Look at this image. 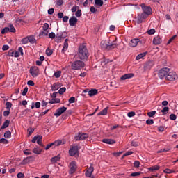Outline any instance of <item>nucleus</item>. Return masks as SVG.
<instances>
[{"mask_svg": "<svg viewBox=\"0 0 178 178\" xmlns=\"http://www.w3.org/2000/svg\"><path fill=\"white\" fill-rule=\"evenodd\" d=\"M17 178H24V174L19 172L17 175Z\"/></svg>", "mask_w": 178, "mask_h": 178, "instance_id": "338daca9", "label": "nucleus"}, {"mask_svg": "<svg viewBox=\"0 0 178 178\" xmlns=\"http://www.w3.org/2000/svg\"><path fill=\"white\" fill-rule=\"evenodd\" d=\"M146 124L149 125L154 124V120H147Z\"/></svg>", "mask_w": 178, "mask_h": 178, "instance_id": "052dcab7", "label": "nucleus"}, {"mask_svg": "<svg viewBox=\"0 0 178 178\" xmlns=\"http://www.w3.org/2000/svg\"><path fill=\"white\" fill-rule=\"evenodd\" d=\"M8 29H9L10 33H16V29L13 26V24H9Z\"/></svg>", "mask_w": 178, "mask_h": 178, "instance_id": "bb28decb", "label": "nucleus"}, {"mask_svg": "<svg viewBox=\"0 0 178 178\" xmlns=\"http://www.w3.org/2000/svg\"><path fill=\"white\" fill-rule=\"evenodd\" d=\"M76 170H77V163L76 161H72L70 163L69 174L73 175V173L76 172Z\"/></svg>", "mask_w": 178, "mask_h": 178, "instance_id": "9d476101", "label": "nucleus"}, {"mask_svg": "<svg viewBox=\"0 0 178 178\" xmlns=\"http://www.w3.org/2000/svg\"><path fill=\"white\" fill-rule=\"evenodd\" d=\"M78 19L77 18L72 17L69 19L70 26H76L77 24Z\"/></svg>", "mask_w": 178, "mask_h": 178, "instance_id": "f3484780", "label": "nucleus"}, {"mask_svg": "<svg viewBox=\"0 0 178 178\" xmlns=\"http://www.w3.org/2000/svg\"><path fill=\"white\" fill-rule=\"evenodd\" d=\"M140 175H141L140 172H132V173L131 174V176L132 177H137V176H140Z\"/></svg>", "mask_w": 178, "mask_h": 178, "instance_id": "4d7b16f0", "label": "nucleus"}, {"mask_svg": "<svg viewBox=\"0 0 178 178\" xmlns=\"http://www.w3.org/2000/svg\"><path fill=\"white\" fill-rule=\"evenodd\" d=\"M71 67L73 70H80V69L84 67V62L81 60H76L72 63Z\"/></svg>", "mask_w": 178, "mask_h": 178, "instance_id": "7ed1b4c3", "label": "nucleus"}, {"mask_svg": "<svg viewBox=\"0 0 178 178\" xmlns=\"http://www.w3.org/2000/svg\"><path fill=\"white\" fill-rule=\"evenodd\" d=\"M170 120H176V119H177V117L175 114H171L170 115Z\"/></svg>", "mask_w": 178, "mask_h": 178, "instance_id": "864d4df0", "label": "nucleus"}, {"mask_svg": "<svg viewBox=\"0 0 178 178\" xmlns=\"http://www.w3.org/2000/svg\"><path fill=\"white\" fill-rule=\"evenodd\" d=\"M29 41H30V39H29V38H24L22 40V44H24V45H26V44H29Z\"/></svg>", "mask_w": 178, "mask_h": 178, "instance_id": "4c0bfd02", "label": "nucleus"}, {"mask_svg": "<svg viewBox=\"0 0 178 178\" xmlns=\"http://www.w3.org/2000/svg\"><path fill=\"white\" fill-rule=\"evenodd\" d=\"M53 51L50 49H47L46 50V54L48 56H51V55L53 54Z\"/></svg>", "mask_w": 178, "mask_h": 178, "instance_id": "49530a36", "label": "nucleus"}, {"mask_svg": "<svg viewBox=\"0 0 178 178\" xmlns=\"http://www.w3.org/2000/svg\"><path fill=\"white\" fill-rule=\"evenodd\" d=\"M50 161L52 163H56V162H59V161H60V156L58 155L52 157Z\"/></svg>", "mask_w": 178, "mask_h": 178, "instance_id": "412c9836", "label": "nucleus"}, {"mask_svg": "<svg viewBox=\"0 0 178 178\" xmlns=\"http://www.w3.org/2000/svg\"><path fill=\"white\" fill-rule=\"evenodd\" d=\"M8 56H11L12 58L15 57V50L10 49L8 53Z\"/></svg>", "mask_w": 178, "mask_h": 178, "instance_id": "58836bf2", "label": "nucleus"}, {"mask_svg": "<svg viewBox=\"0 0 178 178\" xmlns=\"http://www.w3.org/2000/svg\"><path fill=\"white\" fill-rule=\"evenodd\" d=\"M162 43V38H161V36L157 35L156 37H154V38L153 39V44L154 45H159V44Z\"/></svg>", "mask_w": 178, "mask_h": 178, "instance_id": "2eb2a0df", "label": "nucleus"}, {"mask_svg": "<svg viewBox=\"0 0 178 178\" xmlns=\"http://www.w3.org/2000/svg\"><path fill=\"white\" fill-rule=\"evenodd\" d=\"M23 24H24V21H23L22 19H16L15 22V26H23Z\"/></svg>", "mask_w": 178, "mask_h": 178, "instance_id": "5701e85b", "label": "nucleus"}, {"mask_svg": "<svg viewBox=\"0 0 178 178\" xmlns=\"http://www.w3.org/2000/svg\"><path fill=\"white\" fill-rule=\"evenodd\" d=\"M156 114V111H150L147 113V116H149V118H153L154 115Z\"/></svg>", "mask_w": 178, "mask_h": 178, "instance_id": "a19ab883", "label": "nucleus"}, {"mask_svg": "<svg viewBox=\"0 0 178 178\" xmlns=\"http://www.w3.org/2000/svg\"><path fill=\"white\" fill-rule=\"evenodd\" d=\"M147 34H149V35H153V34H155V29H151L150 30L147 31Z\"/></svg>", "mask_w": 178, "mask_h": 178, "instance_id": "c03bdc74", "label": "nucleus"}, {"mask_svg": "<svg viewBox=\"0 0 178 178\" xmlns=\"http://www.w3.org/2000/svg\"><path fill=\"white\" fill-rule=\"evenodd\" d=\"M159 169H161V167H159V165H154L149 168V170H150V172H154V170H159Z\"/></svg>", "mask_w": 178, "mask_h": 178, "instance_id": "c85d7f7f", "label": "nucleus"}, {"mask_svg": "<svg viewBox=\"0 0 178 178\" xmlns=\"http://www.w3.org/2000/svg\"><path fill=\"white\" fill-rule=\"evenodd\" d=\"M53 146L54 147H59V145H62V140H56L54 143H52Z\"/></svg>", "mask_w": 178, "mask_h": 178, "instance_id": "7c9ffc66", "label": "nucleus"}, {"mask_svg": "<svg viewBox=\"0 0 178 178\" xmlns=\"http://www.w3.org/2000/svg\"><path fill=\"white\" fill-rule=\"evenodd\" d=\"M102 143H104L105 144H109L110 145H112V144H116V141L113 139H103Z\"/></svg>", "mask_w": 178, "mask_h": 178, "instance_id": "a211bd4d", "label": "nucleus"}, {"mask_svg": "<svg viewBox=\"0 0 178 178\" xmlns=\"http://www.w3.org/2000/svg\"><path fill=\"white\" fill-rule=\"evenodd\" d=\"M108 109H109L108 107H106L104 109H103L102 111H100L99 113H98V115L99 116H101V115H108Z\"/></svg>", "mask_w": 178, "mask_h": 178, "instance_id": "b1692460", "label": "nucleus"}, {"mask_svg": "<svg viewBox=\"0 0 178 178\" xmlns=\"http://www.w3.org/2000/svg\"><path fill=\"white\" fill-rule=\"evenodd\" d=\"M95 6H98V8H101L102 5H104L103 0H95Z\"/></svg>", "mask_w": 178, "mask_h": 178, "instance_id": "393cba45", "label": "nucleus"}, {"mask_svg": "<svg viewBox=\"0 0 178 178\" xmlns=\"http://www.w3.org/2000/svg\"><path fill=\"white\" fill-rule=\"evenodd\" d=\"M154 66V63L151 60L146 62L144 65V70H151Z\"/></svg>", "mask_w": 178, "mask_h": 178, "instance_id": "ddd939ff", "label": "nucleus"}, {"mask_svg": "<svg viewBox=\"0 0 178 178\" xmlns=\"http://www.w3.org/2000/svg\"><path fill=\"white\" fill-rule=\"evenodd\" d=\"M67 48H69V39H65L62 49V52L65 53V51H67Z\"/></svg>", "mask_w": 178, "mask_h": 178, "instance_id": "6ab92c4d", "label": "nucleus"}, {"mask_svg": "<svg viewBox=\"0 0 178 178\" xmlns=\"http://www.w3.org/2000/svg\"><path fill=\"white\" fill-rule=\"evenodd\" d=\"M162 113H163V115H166V113H168V112H169V107H164L162 110H161Z\"/></svg>", "mask_w": 178, "mask_h": 178, "instance_id": "79ce46f5", "label": "nucleus"}, {"mask_svg": "<svg viewBox=\"0 0 178 178\" xmlns=\"http://www.w3.org/2000/svg\"><path fill=\"white\" fill-rule=\"evenodd\" d=\"M10 123V121L6 120L3 125L1 126V129H6V127H9V124Z\"/></svg>", "mask_w": 178, "mask_h": 178, "instance_id": "cd10ccee", "label": "nucleus"}, {"mask_svg": "<svg viewBox=\"0 0 178 178\" xmlns=\"http://www.w3.org/2000/svg\"><path fill=\"white\" fill-rule=\"evenodd\" d=\"M98 94V90L97 89H92L88 91V95L90 97H94V95H97Z\"/></svg>", "mask_w": 178, "mask_h": 178, "instance_id": "4be33fe9", "label": "nucleus"}, {"mask_svg": "<svg viewBox=\"0 0 178 178\" xmlns=\"http://www.w3.org/2000/svg\"><path fill=\"white\" fill-rule=\"evenodd\" d=\"M36 141H37V143L39 144V145H41V143L42 141V136H38Z\"/></svg>", "mask_w": 178, "mask_h": 178, "instance_id": "e433bc0d", "label": "nucleus"}, {"mask_svg": "<svg viewBox=\"0 0 178 178\" xmlns=\"http://www.w3.org/2000/svg\"><path fill=\"white\" fill-rule=\"evenodd\" d=\"M28 91H29V88H27V87L24 88V89L22 92L23 97H24L26 95V94H27Z\"/></svg>", "mask_w": 178, "mask_h": 178, "instance_id": "5fc2aeb1", "label": "nucleus"}, {"mask_svg": "<svg viewBox=\"0 0 178 178\" xmlns=\"http://www.w3.org/2000/svg\"><path fill=\"white\" fill-rule=\"evenodd\" d=\"M92 172H94V167L90 165V168L86 172V177H91V175H92Z\"/></svg>", "mask_w": 178, "mask_h": 178, "instance_id": "dca6fc26", "label": "nucleus"}, {"mask_svg": "<svg viewBox=\"0 0 178 178\" xmlns=\"http://www.w3.org/2000/svg\"><path fill=\"white\" fill-rule=\"evenodd\" d=\"M20 53L18 51H14V58H19Z\"/></svg>", "mask_w": 178, "mask_h": 178, "instance_id": "6e6d98bb", "label": "nucleus"}, {"mask_svg": "<svg viewBox=\"0 0 178 178\" xmlns=\"http://www.w3.org/2000/svg\"><path fill=\"white\" fill-rule=\"evenodd\" d=\"M131 77H134V74H125L121 76V80H127V79H131Z\"/></svg>", "mask_w": 178, "mask_h": 178, "instance_id": "aec40b11", "label": "nucleus"}, {"mask_svg": "<svg viewBox=\"0 0 178 178\" xmlns=\"http://www.w3.org/2000/svg\"><path fill=\"white\" fill-rule=\"evenodd\" d=\"M127 116L129 118H133V116H136V113L134 111H131L127 113Z\"/></svg>", "mask_w": 178, "mask_h": 178, "instance_id": "8fccbe9b", "label": "nucleus"}, {"mask_svg": "<svg viewBox=\"0 0 178 178\" xmlns=\"http://www.w3.org/2000/svg\"><path fill=\"white\" fill-rule=\"evenodd\" d=\"M170 71V70L168 67L161 68L158 72V76L159 79H161V80L165 79V77L168 76Z\"/></svg>", "mask_w": 178, "mask_h": 178, "instance_id": "20e7f679", "label": "nucleus"}, {"mask_svg": "<svg viewBox=\"0 0 178 178\" xmlns=\"http://www.w3.org/2000/svg\"><path fill=\"white\" fill-rule=\"evenodd\" d=\"M141 6H142V10L143 11V13H142L145 15L147 17L149 15H152V9L151 8V7L147 6L144 4H142Z\"/></svg>", "mask_w": 178, "mask_h": 178, "instance_id": "0eeeda50", "label": "nucleus"}, {"mask_svg": "<svg viewBox=\"0 0 178 178\" xmlns=\"http://www.w3.org/2000/svg\"><path fill=\"white\" fill-rule=\"evenodd\" d=\"M177 35H173L172 38H170L167 43V45H169V44H171L174 40H176Z\"/></svg>", "mask_w": 178, "mask_h": 178, "instance_id": "ea45409f", "label": "nucleus"}, {"mask_svg": "<svg viewBox=\"0 0 178 178\" xmlns=\"http://www.w3.org/2000/svg\"><path fill=\"white\" fill-rule=\"evenodd\" d=\"M6 109H8V111H10V108H12V103L7 102L6 103Z\"/></svg>", "mask_w": 178, "mask_h": 178, "instance_id": "a18cd8bd", "label": "nucleus"}, {"mask_svg": "<svg viewBox=\"0 0 178 178\" xmlns=\"http://www.w3.org/2000/svg\"><path fill=\"white\" fill-rule=\"evenodd\" d=\"M88 138V135L84 133H79L78 136H75L76 141H83V140H86Z\"/></svg>", "mask_w": 178, "mask_h": 178, "instance_id": "9b49d317", "label": "nucleus"}, {"mask_svg": "<svg viewBox=\"0 0 178 178\" xmlns=\"http://www.w3.org/2000/svg\"><path fill=\"white\" fill-rule=\"evenodd\" d=\"M66 91V88H61L60 89H59L58 90V94H60V95H62V94H64V92Z\"/></svg>", "mask_w": 178, "mask_h": 178, "instance_id": "de8ad7c7", "label": "nucleus"}, {"mask_svg": "<svg viewBox=\"0 0 178 178\" xmlns=\"http://www.w3.org/2000/svg\"><path fill=\"white\" fill-rule=\"evenodd\" d=\"M48 29H49V24H48V23H45L44 24L43 26H42V30L44 31H48Z\"/></svg>", "mask_w": 178, "mask_h": 178, "instance_id": "f704fd0d", "label": "nucleus"}, {"mask_svg": "<svg viewBox=\"0 0 178 178\" xmlns=\"http://www.w3.org/2000/svg\"><path fill=\"white\" fill-rule=\"evenodd\" d=\"M177 74H176L175 72H168L165 76V80H167V81H175V80H177Z\"/></svg>", "mask_w": 178, "mask_h": 178, "instance_id": "39448f33", "label": "nucleus"}, {"mask_svg": "<svg viewBox=\"0 0 178 178\" xmlns=\"http://www.w3.org/2000/svg\"><path fill=\"white\" fill-rule=\"evenodd\" d=\"M56 79H59L62 76V71H57L54 74Z\"/></svg>", "mask_w": 178, "mask_h": 178, "instance_id": "473e14b6", "label": "nucleus"}, {"mask_svg": "<svg viewBox=\"0 0 178 178\" xmlns=\"http://www.w3.org/2000/svg\"><path fill=\"white\" fill-rule=\"evenodd\" d=\"M138 42H140V39H138V38H134V39H132V40L129 42V45H130V47H131L132 48H134L136 45L138 44Z\"/></svg>", "mask_w": 178, "mask_h": 178, "instance_id": "4468645a", "label": "nucleus"}, {"mask_svg": "<svg viewBox=\"0 0 178 178\" xmlns=\"http://www.w3.org/2000/svg\"><path fill=\"white\" fill-rule=\"evenodd\" d=\"M29 73L32 77H37L40 74V69L37 66H33L30 68Z\"/></svg>", "mask_w": 178, "mask_h": 178, "instance_id": "6e6552de", "label": "nucleus"}, {"mask_svg": "<svg viewBox=\"0 0 178 178\" xmlns=\"http://www.w3.org/2000/svg\"><path fill=\"white\" fill-rule=\"evenodd\" d=\"M35 107L36 109H40V108H41V103L40 102H37L35 103Z\"/></svg>", "mask_w": 178, "mask_h": 178, "instance_id": "603ef678", "label": "nucleus"}, {"mask_svg": "<svg viewBox=\"0 0 178 178\" xmlns=\"http://www.w3.org/2000/svg\"><path fill=\"white\" fill-rule=\"evenodd\" d=\"M59 83H54L51 88L53 91H56L57 90H59Z\"/></svg>", "mask_w": 178, "mask_h": 178, "instance_id": "72a5a7b5", "label": "nucleus"}, {"mask_svg": "<svg viewBox=\"0 0 178 178\" xmlns=\"http://www.w3.org/2000/svg\"><path fill=\"white\" fill-rule=\"evenodd\" d=\"M67 109V108H66L65 106L58 108L56 111V113H54V116H56V118H59V116H60V115H62V113H65V112H66Z\"/></svg>", "mask_w": 178, "mask_h": 178, "instance_id": "f8f14e48", "label": "nucleus"}, {"mask_svg": "<svg viewBox=\"0 0 178 178\" xmlns=\"http://www.w3.org/2000/svg\"><path fill=\"white\" fill-rule=\"evenodd\" d=\"M147 16L145 15L144 13H138L136 17V20L138 24L141 23H144L145 22V19H147Z\"/></svg>", "mask_w": 178, "mask_h": 178, "instance_id": "423d86ee", "label": "nucleus"}, {"mask_svg": "<svg viewBox=\"0 0 178 178\" xmlns=\"http://www.w3.org/2000/svg\"><path fill=\"white\" fill-rule=\"evenodd\" d=\"M70 156H79V147L77 146H72L69 150Z\"/></svg>", "mask_w": 178, "mask_h": 178, "instance_id": "1a4fd4ad", "label": "nucleus"}, {"mask_svg": "<svg viewBox=\"0 0 178 178\" xmlns=\"http://www.w3.org/2000/svg\"><path fill=\"white\" fill-rule=\"evenodd\" d=\"M60 102V99H52L49 102V104H59Z\"/></svg>", "mask_w": 178, "mask_h": 178, "instance_id": "c756f323", "label": "nucleus"}, {"mask_svg": "<svg viewBox=\"0 0 178 178\" xmlns=\"http://www.w3.org/2000/svg\"><path fill=\"white\" fill-rule=\"evenodd\" d=\"M146 55L147 52L141 53L136 56V60H140V59H143V58H144V56H145Z\"/></svg>", "mask_w": 178, "mask_h": 178, "instance_id": "a878e982", "label": "nucleus"}, {"mask_svg": "<svg viewBox=\"0 0 178 178\" xmlns=\"http://www.w3.org/2000/svg\"><path fill=\"white\" fill-rule=\"evenodd\" d=\"M134 168H140L139 161H135L134 163Z\"/></svg>", "mask_w": 178, "mask_h": 178, "instance_id": "680f3d73", "label": "nucleus"}, {"mask_svg": "<svg viewBox=\"0 0 178 178\" xmlns=\"http://www.w3.org/2000/svg\"><path fill=\"white\" fill-rule=\"evenodd\" d=\"M8 143L9 142L5 138L0 139V144H8Z\"/></svg>", "mask_w": 178, "mask_h": 178, "instance_id": "3c124183", "label": "nucleus"}, {"mask_svg": "<svg viewBox=\"0 0 178 178\" xmlns=\"http://www.w3.org/2000/svg\"><path fill=\"white\" fill-rule=\"evenodd\" d=\"M28 86H31V87H34V81H33L32 80H29L27 82Z\"/></svg>", "mask_w": 178, "mask_h": 178, "instance_id": "69168bd1", "label": "nucleus"}, {"mask_svg": "<svg viewBox=\"0 0 178 178\" xmlns=\"http://www.w3.org/2000/svg\"><path fill=\"white\" fill-rule=\"evenodd\" d=\"M90 12H92V13H95V12H97V8H95V7L92 6L90 9Z\"/></svg>", "mask_w": 178, "mask_h": 178, "instance_id": "774afa93", "label": "nucleus"}, {"mask_svg": "<svg viewBox=\"0 0 178 178\" xmlns=\"http://www.w3.org/2000/svg\"><path fill=\"white\" fill-rule=\"evenodd\" d=\"M12 136V133L10 131H6L4 134L5 138H10V136Z\"/></svg>", "mask_w": 178, "mask_h": 178, "instance_id": "c9c22d12", "label": "nucleus"}, {"mask_svg": "<svg viewBox=\"0 0 178 178\" xmlns=\"http://www.w3.org/2000/svg\"><path fill=\"white\" fill-rule=\"evenodd\" d=\"M101 47L104 49H107V51H112V49H115V48H117L118 44L116 43L107 44L106 41L102 40L101 42Z\"/></svg>", "mask_w": 178, "mask_h": 178, "instance_id": "f03ea898", "label": "nucleus"}, {"mask_svg": "<svg viewBox=\"0 0 178 178\" xmlns=\"http://www.w3.org/2000/svg\"><path fill=\"white\" fill-rule=\"evenodd\" d=\"M24 154L25 155H31V152H30V149H26L24 151Z\"/></svg>", "mask_w": 178, "mask_h": 178, "instance_id": "0e129e2a", "label": "nucleus"}, {"mask_svg": "<svg viewBox=\"0 0 178 178\" xmlns=\"http://www.w3.org/2000/svg\"><path fill=\"white\" fill-rule=\"evenodd\" d=\"M75 15L76 17H80V16H81V10H78Z\"/></svg>", "mask_w": 178, "mask_h": 178, "instance_id": "13d9d810", "label": "nucleus"}, {"mask_svg": "<svg viewBox=\"0 0 178 178\" xmlns=\"http://www.w3.org/2000/svg\"><path fill=\"white\" fill-rule=\"evenodd\" d=\"M163 172H164V173H167V174L175 173L174 170H171V169H168V168H166L165 170H164Z\"/></svg>", "mask_w": 178, "mask_h": 178, "instance_id": "37998d69", "label": "nucleus"}, {"mask_svg": "<svg viewBox=\"0 0 178 178\" xmlns=\"http://www.w3.org/2000/svg\"><path fill=\"white\" fill-rule=\"evenodd\" d=\"M33 154H37V155H40L41 152H42V149L40 148H34L33 150Z\"/></svg>", "mask_w": 178, "mask_h": 178, "instance_id": "2f4dec72", "label": "nucleus"}, {"mask_svg": "<svg viewBox=\"0 0 178 178\" xmlns=\"http://www.w3.org/2000/svg\"><path fill=\"white\" fill-rule=\"evenodd\" d=\"M78 56L81 60H86L88 58V50H87V47H86V46H79Z\"/></svg>", "mask_w": 178, "mask_h": 178, "instance_id": "f257e3e1", "label": "nucleus"}, {"mask_svg": "<svg viewBox=\"0 0 178 178\" xmlns=\"http://www.w3.org/2000/svg\"><path fill=\"white\" fill-rule=\"evenodd\" d=\"M8 49H9V45H8V44H4V45L2 47V50H3V51H8Z\"/></svg>", "mask_w": 178, "mask_h": 178, "instance_id": "bf43d9fd", "label": "nucleus"}, {"mask_svg": "<svg viewBox=\"0 0 178 178\" xmlns=\"http://www.w3.org/2000/svg\"><path fill=\"white\" fill-rule=\"evenodd\" d=\"M49 38L54 39V38H55L56 35L54 32H51L49 34Z\"/></svg>", "mask_w": 178, "mask_h": 178, "instance_id": "e2e57ef3", "label": "nucleus"}, {"mask_svg": "<svg viewBox=\"0 0 178 178\" xmlns=\"http://www.w3.org/2000/svg\"><path fill=\"white\" fill-rule=\"evenodd\" d=\"M6 33H9V28H8V27H5L1 31V34H6Z\"/></svg>", "mask_w": 178, "mask_h": 178, "instance_id": "09e8293b", "label": "nucleus"}]
</instances>
